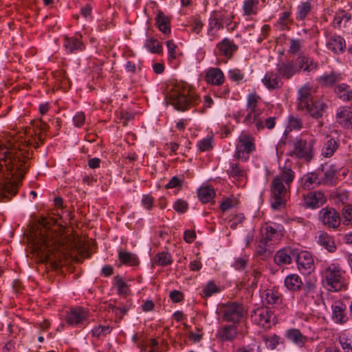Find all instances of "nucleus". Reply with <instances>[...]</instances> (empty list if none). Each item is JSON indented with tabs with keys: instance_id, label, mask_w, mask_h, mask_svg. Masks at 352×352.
I'll return each instance as SVG.
<instances>
[{
	"instance_id": "f257e3e1",
	"label": "nucleus",
	"mask_w": 352,
	"mask_h": 352,
	"mask_svg": "<svg viewBox=\"0 0 352 352\" xmlns=\"http://www.w3.org/2000/svg\"><path fill=\"white\" fill-rule=\"evenodd\" d=\"M36 127L37 131L28 128L17 134H5L0 139V173H3L6 177L0 184L1 202L8 201L16 195L32 155L29 146L36 148L45 140L48 124L40 119Z\"/></svg>"
},
{
	"instance_id": "f03ea898",
	"label": "nucleus",
	"mask_w": 352,
	"mask_h": 352,
	"mask_svg": "<svg viewBox=\"0 0 352 352\" xmlns=\"http://www.w3.org/2000/svg\"><path fill=\"white\" fill-rule=\"evenodd\" d=\"M41 228L36 230L32 239L33 252L54 270L61 267V262L67 252L78 248L72 236H63L61 229L47 219H42Z\"/></svg>"
},
{
	"instance_id": "7ed1b4c3",
	"label": "nucleus",
	"mask_w": 352,
	"mask_h": 352,
	"mask_svg": "<svg viewBox=\"0 0 352 352\" xmlns=\"http://www.w3.org/2000/svg\"><path fill=\"white\" fill-rule=\"evenodd\" d=\"M294 177V171L290 168L284 167L272 179L270 201L273 210H280L285 208L291 184Z\"/></svg>"
},
{
	"instance_id": "20e7f679",
	"label": "nucleus",
	"mask_w": 352,
	"mask_h": 352,
	"mask_svg": "<svg viewBox=\"0 0 352 352\" xmlns=\"http://www.w3.org/2000/svg\"><path fill=\"white\" fill-rule=\"evenodd\" d=\"M322 283L330 292L346 291L349 287V277L340 264L336 262L326 263L320 272Z\"/></svg>"
},
{
	"instance_id": "39448f33",
	"label": "nucleus",
	"mask_w": 352,
	"mask_h": 352,
	"mask_svg": "<svg viewBox=\"0 0 352 352\" xmlns=\"http://www.w3.org/2000/svg\"><path fill=\"white\" fill-rule=\"evenodd\" d=\"M169 102L177 111H184L201 101L199 96L185 82L176 84L167 96Z\"/></svg>"
},
{
	"instance_id": "423d86ee",
	"label": "nucleus",
	"mask_w": 352,
	"mask_h": 352,
	"mask_svg": "<svg viewBox=\"0 0 352 352\" xmlns=\"http://www.w3.org/2000/svg\"><path fill=\"white\" fill-rule=\"evenodd\" d=\"M261 98L256 93H252L247 96L246 109L247 115L243 119V123L247 125L255 124L256 129L261 130L266 126L268 129H272L276 124V118L270 117L264 122L261 115L263 109L261 108Z\"/></svg>"
},
{
	"instance_id": "0eeeda50",
	"label": "nucleus",
	"mask_w": 352,
	"mask_h": 352,
	"mask_svg": "<svg viewBox=\"0 0 352 352\" xmlns=\"http://www.w3.org/2000/svg\"><path fill=\"white\" fill-rule=\"evenodd\" d=\"M316 143V137L312 133L303 132L294 138L289 155L303 162L309 163L315 155Z\"/></svg>"
},
{
	"instance_id": "6e6552de",
	"label": "nucleus",
	"mask_w": 352,
	"mask_h": 352,
	"mask_svg": "<svg viewBox=\"0 0 352 352\" xmlns=\"http://www.w3.org/2000/svg\"><path fill=\"white\" fill-rule=\"evenodd\" d=\"M297 105L298 109L305 110L316 119L322 118L327 109V104L322 99L313 101L311 90L307 87H303L298 91Z\"/></svg>"
},
{
	"instance_id": "1a4fd4ad",
	"label": "nucleus",
	"mask_w": 352,
	"mask_h": 352,
	"mask_svg": "<svg viewBox=\"0 0 352 352\" xmlns=\"http://www.w3.org/2000/svg\"><path fill=\"white\" fill-rule=\"evenodd\" d=\"M234 14L226 10H215L211 13L209 19L208 35L210 41L219 37L218 31L223 28L224 25L228 30H234L236 23L233 21Z\"/></svg>"
},
{
	"instance_id": "9d476101",
	"label": "nucleus",
	"mask_w": 352,
	"mask_h": 352,
	"mask_svg": "<svg viewBox=\"0 0 352 352\" xmlns=\"http://www.w3.org/2000/svg\"><path fill=\"white\" fill-rule=\"evenodd\" d=\"M219 311L224 322L234 324H239L246 314L244 305L237 302L221 304Z\"/></svg>"
},
{
	"instance_id": "9b49d317",
	"label": "nucleus",
	"mask_w": 352,
	"mask_h": 352,
	"mask_svg": "<svg viewBox=\"0 0 352 352\" xmlns=\"http://www.w3.org/2000/svg\"><path fill=\"white\" fill-rule=\"evenodd\" d=\"M254 138L250 134L243 132L238 138L234 156L243 162L249 160L250 154L256 150Z\"/></svg>"
},
{
	"instance_id": "f8f14e48",
	"label": "nucleus",
	"mask_w": 352,
	"mask_h": 352,
	"mask_svg": "<svg viewBox=\"0 0 352 352\" xmlns=\"http://www.w3.org/2000/svg\"><path fill=\"white\" fill-rule=\"evenodd\" d=\"M89 316V311L81 307H71L66 311L65 320L69 326L81 327L88 323Z\"/></svg>"
},
{
	"instance_id": "ddd939ff",
	"label": "nucleus",
	"mask_w": 352,
	"mask_h": 352,
	"mask_svg": "<svg viewBox=\"0 0 352 352\" xmlns=\"http://www.w3.org/2000/svg\"><path fill=\"white\" fill-rule=\"evenodd\" d=\"M326 50L333 55L343 54L346 50V42L345 38L336 33L325 34Z\"/></svg>"
},
{
	"instance_id": "4468645a",
	"label": "nucleus",
	"mask_w": 352,
	"mask_h": 352,
	"mask_svg": "<svg viewBox=\"0 0 352 352\" xmlns=\"http://www.w3.org/2000/svg\"><path fill=\"white\" fill-rule=\"evenodd\" d=\"M251 319L255 324L266 329L270 328L274 324L273 313L266 307L254 309L251 314Z\"/></svg>"
},
{
	"instance_id": "2eb2a0df",
	"label": "nucleus",
	"mask_w": 352,
	"mask_h": 352,
	"mask_svg": "<svg viewBox=\"0 0 352 352\" xmlns=\"http://www.w3.org/2000/svg\"><path fill=\"white\" fill-rule=\"evenodd\" d=\"M261 231L263 237L272 245L279 243L285 232L283 226L276 223L272 225L266 223Z\"/></svg>"
},
{
	"instance_id": "dca6fc26",
	"label": "nucleus",
	"mask_w": 352,
	"mask_h": 352,
	"mask_svg": "<svg viewBox=\"0 0 352 352\" xmlns=\"http://www.w3.org/2000/svg\"><path fill=\"white\" fill-rule=\"evenodd\" d=\"M319 219L324 226L332 229L338 228L341 221L340 214L332 208L321 209L319 212Z\"/></svg>"
},
{
	"instance_id": "f3484780",
	"label": "nucleus",
	"mask_w": 352,
	"mask_h": 352,
	"mask_svg": "<svg viewBox=\"0 0 352 352\" xmlns=\"http://www.w3.org/2000/svg\"><path fill=\"white\" fill-rule=\"evenodd\" d=\"M296 262L298 270L305 274H309L314 271V261L311 254L307 251L299 252L296 250Z\"/></svg>"
},
{
	"instance_id": "a211bd4d",
	"label": "nucleus",
	"mask_w": 352,
	"mask_h": 352,
	"mask_svg": "<svg viewBox=\"0 0 352 352\" xmlns=\"http://www.w3.org/2000/svg\"><path fill=\"white\" fill-rule=\"evenodd\" d=\"M283 295L278 289L272 288L267 289L263 296V302L272 308H278L285 312L288 308L283 306Z\"/></svg>"
},
{
	"instance_id": "6ab92c4d",
	"label": "nucleus",
	"mask_w": 352,
	"mask_h": 352,
	"mask_svg": "<svg viewBox=\"0 0 352 352\" xmlns=\"http://www.w3.org/2000/svg\"><path fill=\"white\" fill-rule=\"evenodd\" d=\"M82 35L76 34L75 36H64L63 47L65 51L69 54H76L83 52L85 48V44L82 41Z\"/></svg>"
},
{
	"instance_id": "aec40b11",
	"label": "nucleus",
	"mask_w": 352,
	"mask_h": 352,
	"mask_svg": "<svg viewBox=\"0 0 352 352\" xmlns=\"http://www.w3.org/2000/svg\"><path fill=\"white\" fill-rule=\"evenodd\" d=\"M326 201V197L320 190L309 192L303 197L304 206L311 209L321 207L325 204Z\"/></svg>"
},
{
	"instance_id": "412c9836",
	"label": "nucleus",
	"mask_w": 352,
	"mask_h": 352,
	"mask_svg": "<svg viewBox=\"0 0 352 352\" xmlns=\"http://www.w3.org/2000/svg\"><path fill=\"white\" fill-rule=\"evenodd\" d=\"M336 122L342 127L350 129L352 127V108L348 106H341L336 110Z\"/></svg>"
},
{
	"instance_id": "4be33fe9",
	"label": "nucleus",
	"mask_w": 352,
	"mask_h": 352,
	"mask_svg": "<svg viewBox=\"0 0 352 352\" xmlns=\"http://www.w3.org/2000/svg\"><path fill=\"white\" fill-rule=\"evenodd\" d=\"M297 249L292 247H285L280 249L274 255V263L278 266L289 265L292 263V258L295 257Z\"/></svg>"
},
{
	"instance_id": "5701e85b",
	"label": "nucleus",
	"mask_w": 352,
	"mask_h": 352,
	"mask_svg": "<svg viewBox=\"0 0 352 352\" xmlns=\"http://www.w3.org/2000/svg\"><path fill=\"white\" fill-rule=\"evenodd\" d=\"M216 49V54L217 55L223 56L227 59H230L234 53L237 51L238 46L233 41L228 38H224L217 44Z\"/></svg>"
},
{
	"instance_id": "b1692460",
	"label": "nucleus",
	"mask_w": 352,
	"mask_h": 352,
	"mask_svg": "<svg viewBox=\"0 0 352 352\" xmlns=\"http://www.w3.org/2000/svg\"><path fill=\"white\" fill-rule=\"evenodd\" d=\"M118 258L119 263L117 264V266L119 267L122 265L135 267L139 266L140 263L139 257L136 254L123 249L118 251Z\"/></svg>"
},
{
	"instance_id": "393cba45",
	"label": "nucleus",
	"mask_w": 352,
	"mask_h": 352,
	"mask_svg": "<svg viewBox=\"0 0 352 352\" xmlns=\"http://www.w3.org/2000/svg\"><path fill=\"white\" fill-rule=\"evenodd\" d=\"M342 80L340 73L332 70L329 73H325L319 76L316 81L321 87L331 88Z\"/></svg>"
},
{
	"instance_id": "a878e982",
	"label": "nucleus",
	"mask_w": 352,
	"mask_h": 352,
	"mask_svg": "<svg viewBox=\"0 0 352 352\" xmlns=\"http://www.w3.org/2000/svg\"><path fill=\"white\" fill-rule=\"evenodd\" d=\"M237 324H230L221 326L217 331L218 337L224 342H232L238 336Z\"/></svg>"
},
{
	"instance_id": "bb28decb",
	"label": "nucleus",
	"mask_w": 352,
	"mask_h": 352,
	"mask_svg": "<svg viewBox=\"0 0 352 352\" xmlns=\"http://www.w3.org/2000/svg\"><path fill=\"white\" fill-rule=\"evenodd\" d=\"M346 309V305L340 301H337L332 305V318L335 322L342 324L348 321Z\"/></svg>"
},
{
	"instance_id": "cd10ccee",
	"label": "nucleus",
	"mask_w": 352,
	"mask_h": 352,
	"mask_svg": "<svg viewBox=\"0 0 352 352\" xmlns=\"http://www.w3.org/2000/svg\"><path fill=\"white\" fill-rule=\"evenodd\" d=\"M296 63L298 72L300 71L311 72L318 68V63L305 55H300L296 59Z\"/></svg>"
},
{
	"instance_id": "c85d7f7f",
	"label": "nucleus",
	"mask_w": 352,
	"mask_h": 352,
	"mask_svg": "<svg viewBox=\"0 0 352 352\" xmlns=\"http://www.w3.org/2000/svg\"><path fill=\"white\" fill-rule=\"evenodd\" d=\"M262 82L269 90L279 89L283 86V82L278 74L272 71L265 73Z\"/></svg>"
},
{
	"instance_id": "c756f323",
	"label": "nucleus",
	"mask_w": 352,
	"mask_h": 352,
	"mask_svg": "<svg viewBox=\"0 0 352 352\" xmlns=\"http://www.w3.org/2000/svg\"><path fill=\"white\" fill-rule=\"evenodd\" d=\"M205 80L208 84L219 86L224 82L225 76L219 68L211 67L207 71Z\"/></svg>"
},
{
	"instance_id": "7c9ffc66",
	"label": "nucleus",
	"mask_w": 352,
	"mask_h": 352,
	"mask_svg": "<svg viewBox=\"0 0 352 352\" xmlns=\"http://www.w3.org/2000/svg\"><path fill=\"white\" fill-rule=\"evenodd\" d=\"M339 146L338 139L327 135L321 151V155L326 158L331 157L338 150Z\"/></svg>"
},
{
	"instance_id": "2f4dec72",
	"label": "nucleus",
	"mask_w": 352,
	"mask_h": 352,
	"mask_svg": "<svg viewBox=\"0 0 352 352\" xmlns=\"http://www.w3.org/2000/svg\"><path fill=\"white\" fill-rule=\"evenodd\" d=\"M285 337L296 346L302 348L307 342V337L304 336L299 329L292 328L286 331Z\"/></svg>"
},
{
	"instance_id": "473e14b6",
	"label": "nucleus",
	"mask_w": 352,
	"mask_h": 352,
	"mask_svg": "<svg viewBox=\"0 0 352 352\" xmlns=\"http://www.w3.org/2000/svg\"><path fill=\"white\" fill-rule=\"evenodd\" d=\"M333 92L343 102L352 100V88L346 83H338L333 88Z\"/></svg>"
},
{
	"instance_id": "72a5a7b5",
	"label": "nucleus",
	"mask_w": 352,
	"mask_h": 352,
	"mask_svg": "<svg viewBox=\"0 0 352 352\" xmlns=\"http://www.w3.org/2000/svg\"><path fill=\"white\" fill-rule=\"evenodd\" d=\"M277 71L279 75L285 79H289L298 72V69L293 61L278 64Z\"/></svg>"
},
{
	"instance_id": "f704fd0d",
	"label": "nucleus",
	"mask_w": 352,
	"mask_h": 352,
	"mask_svg": "<svg viewBox=\"0 0 352 352\" xmlns=\"http://www.w3.org/2000/svg\"><path fill=\"white\" fill-rule=\"evenodd\" d=\"M284 285L290 292H298L302 287L303 282L299 275L291 274L285 278Z\"/></svg>"
},
{
	"instance_id": "c9c22d12",
	"label": "nucleus",
	"mask_w": 352,
	"mask_h": 352,
	"mask_svg": "<svg viewBox=\"0 0 352 352\" xmlns=\"http://www.w3.org/2000/svg\"><path fill=\"white\" fill-rule=\"evenodd\" d=\"M302 292L298 296V302L300 304L305 305L314 298V295L316 291V285L311 283H307L302 286Z\"/></svg>"
},
{
	"instance_id": "e433bc0d",
	"label": "nucleus",
	"mask_w": 352,
	"mask_h": 352,
	"mask_svg": "<svg viewBox=\"0 0 352 352\" xmlns=\"http://www.w3.org/2000/svg\"><path fill=\"white\" fill-rule=\"evenodd\" d=\"M314 6L310 1L300 2L296 7V19L303 21L311 13Z\"/></svg>"
},
{
	"instance_id": "4c0bfd02",
	"label": "nucleus",
	"mask_w": 352,
	"mask_h": 352,
	"mask_svg": "<svg viewBox=\"0 0 352 352\" xmlns=\"http://www.w3.org/2000/svg\"><path fill=\"white\" fill-rule=\"evenodd\" d=\"M301 184L306 190L313 189L321 184L320 179L316 173H309L301 178Z\"/></svg>"
},
{
	"instance_id": "58836bf2",
	"label": "nucleus",
	"mask_w": 352,
	"mask_h": 352,
	"mask_svg": "<svg viewBox=\"0 0 352 352\" xmlns=\"http://www.w3.org/2000/svg\"><path fill=\"white\" fill-rule=\"evenodd\" d=\"M317 242L329 252H333L336 250V246L333 239L324 232H319L316 236Z\"/></svg>"
},
{
	"instance_id": "ea45409f",
	"label": "nucleus",
	"mask_w": 352,
	"mask_h": 352,
	"mask_svg": "<svg viewBox=\"0 0 352 352\" xmlns=\"http://www.w3.org/2000/svg\"><path fill=\"white\" fill-rule=\"evenodd\" d=\"M197 195L200 201L206 204L213 200L215 197L216 192L211 186H203L198 189Z\"/></svg>"
},
{
	"instance_id": "a19ab883",
	"label": "nucleus",
	"mask_w": 352,
	"mask_h": 352,
	"mask_svg": "<svg viewBox=\"0 0 352 352\" xmlns=\"http://www.w3.org/2000/svg\"><path fill=\"white\" fill-rule=\"evenodd\" d=\"M259 0H244L242 7L243 15H256L258 12Z\"/></svg>"
},
{
	"instance_id": "79ce46f5",
	"label": "nucleus",
	"mask_w": 352,
	"mask_h": 352,
	"mask_svg": "<svg viewBox=\"0 0 352 352\" xmlns=\"http://www.w3.org/2000/svg\"><path fill=\"white\" fill-rule=\"evenodd\" d=\"M351 19V14L346 11L341 10L336 12L333 18V24L334 28H340L342 24L344 26H346V23L349 22Z\"/></svg>"
},
{
	"instance_id": "37998d69",
	"label": "nucleus",
	"mask_w": 352,
	"mask_h": 352,
	"mask_svg": "<svg viewBox=\"0 0 352 352\" xmlns=\"http://www.w3.org/2000/svg\"><path fill=\"white\" fill-rule=\"evenodd\" d=\"M155 21L158 29L164 34H168L170 32L169 19L162 12L157 14Z\"/></svg>"
},
{
	"instance_id": "c03bdc74",
	"label": "nucleus",
	"mask_w": 352,
	"mask_h": 352,
	"mask_svg": "<svg viewBox=\"0 0 352 352\" xmlns=\"http://www.w3.org/2000/svg\"><path fill=\"white\" fill-rule=\"evenodd\" d=\"M291 15L292 12L289 10L280 13L277 24L281 30H286L290 28V25L293 23Z\"/></svg>"
},
{
	"instance_id": "a18cd8bd",
	"label": "nucleus",
	"mask_w": 352,
	"mask_h": 352,
	"mask_svg": "<svg viewBox=\"0 0 352 352\" xmlns=\"http://www.w3.org/2000/svg\"><path fill=\"white\" fill-rule=\"evenodd\" d=\"M113 285L117 287L118 294L121 296H127L130 293L129 285L122 277L117 275L113 278Z\"/></svg>"
},
{
	"instance_id": "49530a36",
	"label": "nucleus",
	"mask_w": 352,
	"mask_h": 352,
	"mask_svg": "<svg viewBox=\"0 0 352 352\" xmlns=\"http://www.w3.org/2000/svg\"><path fill=\"white\" fill-rule=\"evenodd\" d=\"M338 342L344 352H352V336L346 332H342L339 336Z\"/></svg>"
},
{
	"instance_id": "de8ad7c7",
	"label": "nucleus",
	"mask_w": 352,
	"mask_h": 352,
	"mask_svg": "<svg viewBox=\"0 0 352 352\" xmlns=\"http://www.w3.org/2000/svg\"><path fill=\"white\" fill-rule=\"evenodd\" d=\"M230 177L236 179H240L245 177L247 175L245 169L241 167L239 163H231L230 169L228 170Z\"/></svg>"
},
{
	"instance_id": "09e8293b",
	"label": "nucleus",
	"mask_w": 352,
	"mask_h": 352,
	"mask_svg": "<svg viewBox=\"0 0 352 352\" xmlns=\"http://www.w3.org/2000/svg\"><path fill=\"white\" fill-rule=\"evenodd\" d=\"M144 47L151 53L160 54L162 51V46L160 43L154 38L146 39L144 45Z\"/></svg>"
},
{
	"instance_id": "8fccbe9b",
	"label": "nucleus",
	"mask_w": 352,
	"mask_h": 352,
	"mask_svg": "<svg viewBox=\"0 0 352 352\" xmlns=\"http://www.w3.org/2000/svg\"><path fill=\"white\" fill-rule=\"evenodd\" d=\"M336 168L331 166L327 168L324 173V177L321 181V184L327 185H334L336 180Z\"/></svg>"
},
{
	"instance_id": "3c124183",
	"label": "nucleus",
	"mask_w": 352,
	"mask_h": 352,
	"mask_svg": "<svg viewBox=\"0 0 352 352\" xmlns=\"http://www.w3.org/2000/svg\"><path fill=\"white\" fill-rule=\"evenodd\" d=\"M154 263L160 266H166L172 264L173 259L170 253L162 252L156 254L154 258Z\"/></svg>"
},
{
	"instance_id": "603ef678",
	"label": "nucleus",
	"mask_w": 352,
	"mask_h": 352,
	"mask_svg": "<svg viewBox=\"0 0 352 352\" xmlns=\"http://www.w3.org/2000/svg\"><path fill=\"white\" fill-rule=\"evenodd\" d=\"M239 204V201L236 197L231 195L224 199L220 204V208L222 212H226L229 209H231L236 206Z\"/></svg>"
},
{
	"instance_id": "864d4df0",
	"label": "nucleus",
	"mask_w": 352,
	"mask_h": 352,
	"mask_svg": "<svg viewBox=\"0 0 352 352\" xmlns=\"http://www.w3.org/2000/svg\"><path fill=\"white\" fill-rule=\"evenodd\" d=\"M112 327L109 325H98L91 330L92 336L100 338L109 334Z\"/></svg>"
},
{
	"instance_id": "5fc2aeb1",
	"label": "nucleus",
	"mask_w": 352,
	"mask_h": 352,
	"mask_svg": "<svg viewBox=\"0 0 352 352\" xmlns=\"http://www.w3.org/2000/svg\"><path fill=\"white\" fill-rule=\"evenodd\" d=\"M133 303L131 300H127L126 303L120 302L118 307L114 308L115 314L122 318L126 314L129 310L132 307Z\"/></svg>"
},
{
	"instance_id": "6e6d98bb",
	"label": "nucleus",
	"mask_w": 352,
	"mask_h": 352,
	"mask_svg": "<svg viewBox=\"0 0 352 352\" xmlns=\"http://www.w3.org/2000/svg\"><path fill=\"white\" fill-rule=\"evenodd\" d=\"M220 292L219 288L212 281L208 282L202 289V296L208 298Z\"/></svg>"
},
{
	"instance_id": "4d7b16f0",
	"label": "nucleus",
	"mask_w": 352,
	"mask_h": 352,
	"mask_svg": "<svg viewBox=\"0 0 352 352\" xmlns=\"http://www.w3.org/2000/svg\"><path fill=\"white\" fill-rule=\"evenodd\" d=\"M272 244L270 243L268 241L265 240L263 236L260 239L256 253L258 256H264L267 250H270V247Z\"/></svg>"
},
{
	"instance_id": "13d9d810",
	"label": "nucleus",
	"mask_w": 352,
	"mask_h": 352,
	"mask_svg": "<svg viewBox=\"0 0 352 352\" xmlns=\"http://www.w3.org/2000/svg\"><path fill=\"white\" fill-rule=\"evenodd\" d=\"M212 138L206 137L197 142V146L200 151L204 152L210 151L212 148Z\"/></svg>"
},
{
	"instance_id": "bf43d9fd",
	"label": "nucleus",
	"mask_w": 352,
	"mask_h": 352,
	"mask_svg": "<svg viewBox=\"0 0 352 352\" xmlns=\"http://www.w3.org/2000/svg\"><path fill=\"white\" fill-rule=\"evenodd\" d=\"M342 214L344 225L352 224V205L348 204L344 206L342 210Z\"/></svg>"
},
{
	"instance_id": "052dcab7",
	"label": "nucleus",
	"mask_w": 352,
	"mask_h": 352,
	"mask_svg": "<svg viewBox=\"0 0 352 352\" xmlns=\"http://www.w3.org/2000/svg\"><path fill=\"white\" fill-rule=\"evenodd\" d=\"M265 344L271 350H274L281 342V338L278 335H273L271 337L265 339Z\"/></svg>"
},
{
	"instance_id": "680f3d73",
	"label": "nucleus",
	"mask_w": 352,
	"mask_h": 352,
	"mask_svg": "<svg viewBox=\"0 0 352 352\" xmlns=\"http://www.w3.org/2000/svg\"><path fill=\"white\" fill-rule=\"evenodd\" d=\"M230 80L239 83L244 78V74L239 69H231L228 72Z\"/></svg>"
},
{
	"instance_id": "e2e57ef3",
	"label": "nucleus",
	"mask_w": 352,
	"mask_h": 352,
	"mask_svg": "<svg viewBox=\"0 0 352 352\" xmlns=\"http://www.w3.org/2000/svg\"><path fill=\"white\" fill-rule=\"evenodd\" d=\"M173 209L179 213H184L188 208L187 201L181 199H177L173 204Z\"/></svg>"
},
{
	"instance_id": "0e129e2a",
	"label": "nucleus",
	"mask_w": 352,
	"mask_h": 352,
	"mask_svg": "<svg viewBox=\"0 0 352 352\" xmlns=\"http://www.w3.org/2000/svg\"><path fill=\"white\" fill-rule=\"evenodd\" d=\"M183 183H184V180L183 179H180L177 176H174L166 184L165 188L166 189H170V188H177V187L181 188L182 186Z\"/></svg>"
},
{
	"instance_id": "69168bd1",
	"label": "nucleus",
	"mask_w": 352,
	"mask_h": 352,
	"mask_svg": "<svg viewBox=\"0 0 352 352\" xmlns=\"http://www.w3.org/2000/svg\"><path fill=\"white\" fill-rule=\"evenodd\" d=\"M154 198L149 194L143 195L142 198V206L148 210L153 208Z\"/></svg>"
},
{
	"instance_id": "338daca9",
	"label": "nucleus",
	"mask_w": 352,
	"mask_h": 352,
	"mask_svg": "<svg viewBox=\"0 0 352 352\" xmlns=\"http://www.w3.org/2000/svg\"><path fill=\"white\" fill-rule=\"evenodd\" d=\"M301 46V41L299 39L292 38L290 40L289 52L296 54L300 50Z\"/></svg>"
},
{
	"instance_id": "774afa93",
	"label": "nucleus",
	"mask_w": 352,
	"mask_h": 352,
	"mask_svg": "<svg viewBox=\"0 0 352 352\" xmlns=\"http://www.w3.org/2000/svg\"><path fill=\"white\" fill-rule=\"evenodd\" d=\"M248 258L245 257H239L235 259L232 264V266L236 270H244L247 265Z\"/></svg>"
}]
</instances>
